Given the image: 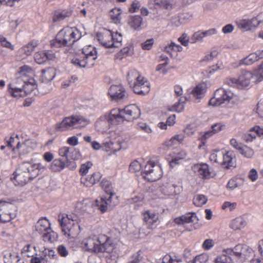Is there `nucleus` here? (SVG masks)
<instances>
[{
	"instance_id": "nucleus-1",
	"label": "nucleus",
	"mask_w": 263,
	"mask_h": 263,
	"mask_svg": "<svg viewBox=\"0 0 263 263\" xmlns=\"http://www.w3.org/2000/svg\"><path fill=\"white\" fill-rule=\"evenodd\" d=\"M44 167L41 163L24 162L20 165L11 179L16 186H23L36 177Z\"/></svg>"
},
{
	"instance_id": "nucleus-2",
	"label": "nucleus",
	"mask_w": 263,
	"mask_h": 263,
	"mask_svg": "<svg viewBox=\"0 0 263 263\" xmlns=\"http://www.w3.org/2000/svg\"><path fill=\"white\" fill-rule=\"evenodd\" d=\"M80 37L81 34L77 28L67 26L59 32L55 39L51 41L50 45L55 48L70 46Z\"/></svg>"
},
{
	"instance_id": "nucleus-3",
	"label": "nucleus",
	"mask_w": 263,
	"mask_h": 263,
	"mask_svg": "<svg viewBox=\"0 0 263 263\" xmlns=\"http://www.w3.org/2000/svg\"><path fill=\"white\" fill-rule=\"evenodd\" d=\"M127 80L130 87L135 93L144 96L149 92L150 90L149 81L137 70L132 69L129 71L127 76Z\"/></svg>"
},
{
	"instance_id": "nucleus-4",
	"label": "nucleus",
	"mask_w": 263,
	"mask_h": 263,
	"mask_svg": "<svg viewBox=\"0 0 263 263\" xmlns=\"http://www.w3.org/2000/svg\"><path fill=\"white\" fill-rule=\"evenodd\" d=\"M97 58L95 47L89 45L83 48L80 52L76 53L71 59V63L80 67H91L95 64Z\"/></svg>"
},
{
	"instance_id": "nucleus-5",
	"label": "nucleus",
	"mask_w": 263,
	"mask_h": 263,
	"mask_svg": "<svg viewBox=\"0 0 263 263\" xmlns=\"http://www.w3.org/2000/svg\"><path fill=\"white\" fill-rule=\"evenodd\" d=\"M58 220L62 232L66 237L74 238L79 234L80 226L71 215L60 214L58 216Z\"/></svg>"
},
{
	"instance_id": "nucleus-6",
	"label": "nucleus",
	"mask_w": 263,
	"mask_h": 263,
	"mask_svg": "<svg viewBox=\"0 0 263 263\" xmlns=\"http://www.w3.org/2000/svg\"><path fill=\"white\" fill-rule=\"evenodd\" d=\"M89 120L81 116H71L65 117L61 122L55 124L58 132H64L75 128H81L89 124Z\"/></svg>"
},
{
	"instance_id": "nucleus-7",
	"label": "nucleus",
	"mask_w": 263,
	"mask_h": 263,
	"mask_svg": "<svg viewBox=\"0 0 263 263\" xmlns=\"http://www.w3.org/2000/svg\"><path fill=\"white\" fill-rule=\"evenodd\" d=\"M97 37L99 43L106 48L119 47L122 40V36L120 33H113L110 30L105 29L98 32Z\"/></svg>"
},
{
	"instance_id": "nucleus-8",
	"label": "nucleus",
	"mask_w": 263,
	"mask_h": 263,
	"mask_svg": "<svg viewBox=\"0 0 263 263\" xmlns=\"http://www.w3.org/2000/svg\"><path fill=\"white\" fill-rule=\"evenodd\" d=\"M141 174L143 177L150 182H154L160 179L163 175L161 166L153 160L146 162Z\"/></svg>"
},
{
	"instance_id": "nucleus-9",
	"label": "nucleus",
	"mask_w": 263,
	"mask_h": 263,
	"mask_svg": "<svg viewBox=\"0 0 263 263\" xmlns=\"http://www.w3.org/2000/svg\"><path fill=\"white\" fill-rule=\"evenodd\" d=\"M253 78L254 74L252 72L243 69L240 71L238 78H228L226 79V83L231 86L242 89L249 86Z\"/></svg>"
},
{
	"instance_id": "nucleus-10",
	"label": "nucleus",
	"mask_w": 263,
	"mask_h": 263,
	"mask_svg": "<svg viewBox=\"0 0 263 263\" xmlns=\"http://www.w3.org/2000/svg\"><path fill=\"white\" fill-rule=\"evenodd\" d=\"M36 147V142L33 139L28 138L22 142H17L13 148V153L18 156H24L32 152Z\"/></svg>"
},
{
	"instance_id": "nucleus-11",
	"label": "nucleus",
	"mask_w": 263,
	"mask_h": 263,
	"mask_svg": "<svg viewBox=\"0 0 263 263\" xmlns=\"http://www.w3.org/2000/svg\"><path fill=\"white\" fill-rule=\"evenodd\" d=\"M233 97V93L230 90L220 88L215 91L214 96L210 100L209 104L213 106H220L226 102H229Z\"/></svg>"
},
{
	"instance_id": "nucleus-12",
	"label": "nucleus",
	"mask_w": 263,
	"mask_h": 263,
	"mask_svg": "<svg viewBox=\"0 0 263 263\" xmlns=\"http://www.w3.org/2000/svg\"><path fill=\"white\" fill-rule=\"evenodd\" d=\"M98 245L97 253H111L115 249V244L110 237L105 235H101L98 238Z\"/></svg>"
},
{
	"instance_id": "nucleus-13",
	"label": "nucleus",
	"mask_w": 263,
	"mask_h": 263,
	"mask_svg": "<svg viewBox=\"0 0 263 263\" xmlns=\"http://www.w3.org/2000/svg\"><path fill=\"white\" fill-rule=\"evenodd\" d=\"M57 257L55 252L51 249L45 248L41 255H34L31 258L30 263H47L48 259H53Z\"/></svg>"
},
{
	"instance_id": "nucleus-14",
	"label": "nucleus",
	"mask_w": 263,
	"mask_h": 263,
	"mask_svg": "<svg viewBox=\"0 0 263 263\" xmlns=\"http://www.w3.org/2000/svg\"><path fill=\"white\" fill-rule=\"evenodd\" d=\"M124 120L132 121L138 118L141 115L139 107L134 104H131L125 107L122 109Z\"/></svg>"
},
{
	"instance_id": "nucleus-15",
	"label": "nucleus",
	"mask_w": 263,
	"mask_h": 263,
	"mask_svg": "<svg viewBox=\"0 0 263 263\" xmlns=\"http://www.w3.org/2000/svg\"><path fill=\"white\" fill-rule=\"evenodd\" d=\"M192 169L199 178L203 180L209 179L212 177L209 166L206 163L195 164Z\"/></svg>"
},
{
	"instance_id": "nucleus-16",
	"label": "nucleus",
	"mask_w": 263,
	"mask_h": 263,
	"mask_svg": "<svg viewBox=\"0 0 263 263\" xmlns=\"http://www.w3.org/2000/svg\"><path fill=\"white\" fill-rule=\"evenodd\" d=\"M248 247L242 244H238L233 248H227L223 251L226 254L234 256L237 258H243L247 255Z\"/></svg>"
},
{
	"instance_id": "nucleus-17",
	"label": "nucleus",
	"mask_w": 263,
	"mask_h": 263,
	"mask_svg": "<svg viewBox=\"0 0 263 263\" xmlns=\"http://www.w3.org/2000/svg\"><path fill=\"white\" fill-rule=\"evenodd\" d=\"M24 83L25 84L24 88L13 87L12 86V84H9L8 87V92L13 97H21L23 96L22 93L24 92V89L27 86H29V84H31V85L32 90L36 88L37 85L34 83V80L33 79L29 80L28 82H26L25 81H24Z\"/></svg>"
},
{
	"instance_id": "nucleus-18",
	"label": "nucleus",
	"mask_w": 263,
	"mask_h": 263,
	"mask_svg": "<svg viewBox=\"0 0 263 263\" xmlns=\"http://www.w3.org/2000/svg\"><path fill=\"white\" fill-rule=\"evenodd\" d=\"M98 241L95 236H89L83 240L81 247L85 251L97 253Z\"/></svg>"
},
{
	"instance_id": "nucleus-19",
	"label": "nucleus",
	"mask_w": 263,
	"mask_h": 263,
	"mask_svg": "<svg viewBox=\"0 0 263 263\" xmlns=\"http://www.w3.org/2000/svg\"><path fill=\"white\" fill-rule=\"evenodd\" d=\"M112 197L109 196L108 197L102 196L99 199L95 200V205L102 213H105L109 208L112 209L115 205L112 204Z\"/></svg>"
},
{
	"instance_id": "nucleus-20",
	"label": "nucleus",
	"mask_w": 263,
	"mask_h": 263,
	"mask_svg": "<svg viewBox=\"0 0 263 263\" xmlns=\"http://www.w3.org/2000/svg\"><path fill=\"white\" fill-rule=\"evenodd\" d=\"M13 218L10 212V205L5 202H0V222H10Z\"/></svg>"
},
{
	"instance_id": "nucleus-21",
	"label": "nucleus",
	"mask_w": 263,
	"mask_h": 263,
	"mask_svg": "<svg viewBox=\"0 0 263 263\" xmlns=\"http://www.w3.org/2000/svg\"><path fill=\"white\" fill-rule=\"evenodd\" d=\"M108 93L111 99L118 100L124 98L125 90L121 85H112L110 87Z\"/></svg>"
},
{
	"instance_id": "nucleus-22",
	"label": "nucleus",
	"mask_w": 263,
	"mask_h": 263,
	"mask_svg": "<svg viewBox=\"0 0 263 263\" xmlns=\"http://www.w3.org/2000/svg\"><path fill=\"white\" fill-rule=\"evenodd\" d=\"M236 24L239 28L247 31L258 26L259 22L256 17H254L251 20H237L236 21Z\"/></svg>"
},
{
	"instance_id": "nucleus-23",
	"label": "nucleus",
	"mask_w": 263,
	"mask_h": 263,
	"mask_svg": "<svg viewBox=\"0 0 263 263\" xmlns=\"http://www.w3.org/2000/svg\"><path fill=\"white\" fill-rule=\"evenodd\" d=\"M143 221L148 227H152L159 219L158 214L151 210H147L142 213Z\"/></svg>"
},
{
	"instance_id": "nucleus-24",
	"label": "nucleus",
	"mask_w": 263,
	"mask_h": 263,
	"mask_svg": "<svg viewBox=\"0 0 263 263\" xmlns=\"http://www.w3.org/2000/svg\"><path fill=\"white\" fill-rule=\"evenodd\" d=\"M102 175L99 172H94L90 175L81 177V183L87 187H91L98 182L101 179Z\"/></svg>"
},
{
	"instance_id": "nucleus-25",
	"label": "nucleus",
	"mask_w": 263,
	"mask_h": 263,
	"mask_svg": "<svg viewBox=\"0 0 263 263\" xmlns=\"http://www.w3.org/2000/svg\"><path fill=\"white\" fill-rule=\"evenodd\" d=\"M111 124H118L124 120L122 109L114 108L110 112L107 119Z\"/></svg>"
},
{
	"instance_id": "nucleus-26",
	"label": "nucleus",
	"mask_w": 263,
	"mask_h": 263,
	"mask_svg": "<svg viewBox=\"0 0 263 263\" xmlns=\"http://www.w3.org/2000/svg\"><path fill=\"white\" fill-rule=\"evenodd\" d=\"M184 135L182 134L176 135L170 140L165 141L161 146L160 149L166 150L174 145L181 143L184 140Z\"/></svg>"
},
{
	"instance_id": "nucleus-27",
	"label": "nucleus",
	"mask_w": 263,
	"mask_h": 263,
	"mask_svg": "<svg viewBox=\"0 0 263 263\" xmlns=\"http://www.w3.org/2000/svg\"><path fill=\"white\" fill-rule=\"evenodd\" d=\"M50 224L46 218H41L35 226V231L39 234H45L50 229Z\"/></svg>"
},
{
	"instance_id": "nucleus-28",
	"label": "nucleus",
	"mask_w": 263,
	"mask_h": 263,
	"mask_svg": "<svg viewBox=\"0 0 263 263\" xmlns=\"http://www.w3.org/2000/svg\"><path fill=\"white\" fill-rule=\"evenodd\" d=\"M103 149L110 154H115L121 148V143L119 141L112 142L109 141L103 143Z\"/></svg>"
},
{
	"instance_id": "nucleus-29",
	"label": "nucleus",
	"mask_w": 263,
	"mask_h": 263,
	"mask_svg": "<svg viewBox=\"0 0 263 263\" xmlns=\"http://www.w3.org/2000/svg\"><path fill=\"white\" fill-rule=\"evenodd\" d=\"M142 22V17L138 15L130 16L127 20L128 25L135 30H139L141 29V26Z\"/></svg>"
},
{
	"instance_id": "nucleus-30",
	"label": "nucleus",
	"mask_w": 263,
	"mask_h": 263,
	"mask_svg": "<svg viewBox=\"0 0 263 263\" xmlns=\"http://www.w3.org/2000/svg\"><path fill=\"white\" fill-rule=\"evenodd\" d=\"M41 80L44 83L50 82L56 74L55 70L51 67L43 69L41 71Z\"/></svg>"
},
{
	"instance_id": "nucleus-31",
	"label": "nucleus",
	"mask_w": 263,
	"mask_h": 263,
	"mask_svg": "<svg viewBox=\"0 0 263 263\" xmlns=\"http://www.w3.org/2000/svg\"><path fill=\"white\" fill-rule=\"evenodd\" d=\"M197 219L195 213H188L175 219V222L178 224L193 222Z\"/></svg>"
},
{
	"instance_id": "nucleus-32",
	"label": "nucleus",
	"mask_w": 263,
	"mask_h": 263,
	"mask_svg": "<svg viewBox=\"0 0 263 263\" xmlns=\"http://www.w3.org/2000/svg\"><path fill=\"white\" fill-rule=\"evenodd\" d=\"M77 152L75 149L67 146L62 147L59 149V156L65 158L67 160H76L77 157L73 156V153H76Z\"/></svg>"
},
{
	"instance_id": "nucleus-33",
	"label": "nucleus",
	"mask_w": 263,
	"mask_h": 263,
	"mask_svg": "<svg viewBox=\"0 0 263 263\" xmlns=\"http://www.w3.org/2000/svg\"><path fill=\"white\" fill-rule=\"evenodd\" d=\"M206 85L204 83H201L197 85L192 90L191 93L196 99L201 98L206 91Z\"/></svg>"
},
{
	"instance_id": "nucleus-34",
	"label": "nucleus",
	"mask_w": 263,
	"mask_h": 263,
	"mask_svg": "<svg viewBox=\"0 0 263 263\" xmlns=\"http://www.w3.org/2000/svg\"><path fill=\"white\" fill-rule=\"evenodd\" d=\"M38 45L39 42L37 41L32 40L28 43L26 45L20 49L19 51L20 53H24L27 56L30 55Z\"/></svg>"
},
{
	"instance_id": "nucleus-35",
	"label": "nucleus",
	"mask_w": 263,
	"mask_h": 263,
	"mask_svg": "<svg viewBox=\"0 0 263 263\" xmlns=\"http://www.w3.org/2000/svg\"><path fill=\"white\" fill-rule=\"evenodd\" d=\"M246 224L245 219L241 216H239L232 220L229 226L231 229L237 230L243 228Z\"/></svg>"
},
{
	"instance_id": "nucleus-36",
	"label": "nucleus",
	"mask_w": 263,
	"mask_h": 263,
	"mask_svg": "<svg viewBox=\"0 0 263 263\" xmlns=\"http://www.w3.org/2000/svg\"><path fill=\"white\" fill-rule=\"evenodd\" d=\"M36 253V247L30 244L25 245L21 250V255L24 258H31Z\"/></svg>"
},
{
	"instance_id": "nucleus-37",
	"label": "nucleus",
	"mask_w": 263,
	"mask_h": 263,
	"mask_svg": "<svg viewBox=\"0 0 263 263\" xmlns=\"http://www.w3.org/2000/svg\"><path fill=\"white\" fill-rule=\"evenodd\" d=\"M6 146L9 148L13 153V148H15L14 144H17L20 141V137L18 135L13 134L10 137H6L4 139Z\"/></svg>"
},
{
	"instance_id": "nucleus-38",
	"label": "nucleus",
	"mask_w": 263,
	"mask_h": 263,
	"mask_svg": "<svg viewBox=\"0 0 263 263\" xmlns=\"http://www.w3.org/2000/svg\"><path fill=\"white\" fill-rule=\"evenodd\" d=\"M65 162L61 159H55L51 162L50 169L54 172H60L65 167Z\"/></svg>"
},
{
	"instance_id": "nucleus-39",
	"label": "nucleus",
	"mask_w": 263,
	"mask_h": 263,
	"mask_svg": "<svg viewBox=\"0 0 263 263\" xmlns=\"http://www.w3.org/2000/svg\"><path fill=\"white\" fill-rule=\"evenodd\" d=\"M222 164L226 168H229L233 166L234 162V154L233 152L228 151L223 156Z\"/></svg>"
},
{
	"instance_id": "nucleus-40",
	"label": "nucleus",
	"mask_w": 263,
	"mask_h": 263,
	"mask_svg": "<svg viewBox=\"0 0 263 263\" xmlns=\"http://www.w3.org/2000/svg\"><path fill=\"white\" fill-rule=\"evenodd\" d=\"M72 11L70 9L63 10L61 11L57 12L53 17V21L57 22L60 20L68 17L72 15Z\"/></svg>"
},
{
	"instance_id": "nucleus-41",
	"label": "nucleus",
	"mask_w": 263,
	"mask_h": 263,
	"mask_svg": "<svg viewBox=\"0 0 263 263\" xmlns=\"http://www.w3.org/2000/svg\"><path fill=\"white\" fill-rule=\"evenodd\" d=\"M100 185L105 193L109 196L112 197L115 195L112 184L109 181L106 179H103L100 183Z\"/></svg>"
},
{
	"instance_id": "nucleus-42",
	"label": "nucleus",
	"mask_w": 263,
	"mask_h": 263,
	"mask_svg": "<svg viewBox=\"0 0 263 263\" xmlns=\"http://www.w3.org/2000/svg\"><path fill=\"white\" fill-rule=\"evenodd\" d=\"M185 101L186 98L181 97L178 102L169 108L168 110L171 111H176L178 112L182 111L184 109Z\"/></svg>"
},
{
	"instance_id": "nucleus-43",
	"label": "nucleus",
	"mask_w": 263,
	"mask_h": 263,
	"mask_svg": "<svg viewBox=\"0 0 263 263\" xmlns=\"http://www.w3.org/2000/svg\"><path fill=\"white\" fill-rule=\"evenodd\" d=\"M257 52L252 53L246 58L241 60L240 61V64L246 65H251L259 60Z\"/></svg>"
},
{
	"instance_id": "nucleus-44",
	"label": "nucleus",
	"mask_w": 263,
	"mask_h": 263,
	"mask_svg": "<svg viewBox=\"0 0 263 263\" xmlns=\"http://www.w3.org/2000/svg\"><path fill=\"white\" fill-rule=\"evenodd\" d=\"M208 201V198L202 194H198L194 196L193 202V204L198 207L202 206Z\"/></svg>"
},
{
	"instance_id": "nucleus-45",
	"label": "nucleus",
	"mask_w": 263,
	"mask_h": 263,
	"mask_svg": "<svg viewBox=\"0 0 263 263\" xmlns=\"http://www.w3.org/2000/svg\"><path fill=\"white\" fill-rule=\"evenodd\" d=\"M121 12L119 8H115L111 9L109 12L110 18L115 23H119L121 19Z\"/></svg>"
},
{
	"instance_id": "nucleus-46",
	"label": "nucleus",
	"mask_w": 263,
	"mask_h": 263,
	"mask_svg": "<svg viewBox=\"0 0 263 263\" xmlns=\"http://www.w3.org/2000/svg\"><path fill=\"white\" fill-rule=\"evenodd\" d=\"M256 138V133L253 127H252L247 133H245L242 137V140L247 143L253 141Z\"/></svg>"
},
{
	"instance_id": "nucleus-47",
	"label": "nucleus",
	"mask_w": 263,
	"mask_h": 263,
	"mask_svg": "<svg viewBox=\"0 0 263 263\" xmlns=\"http://www.w3.org/2000/svg\"><path fill=\"white\" fill-rule=\"evenodd\" d=\"M238 151L243 157L247 158H252L254 154L253 149L246 145H242Z\"/></svg>"
},
{
	"instance_id": "nucleus-48",
	"label": "nucleus",
	"mask_w": 263,
	"mask_h": 263,
	"mask_svg": "<svg viewBox=\"0 0 263 263\" xmlns=\"http://www.w3.org/2000/svg\"><path fill=\"white\" fill-rule=\"evenodd\" d=\"M182 259L175 255L166 254L162 258V263H180Z\"/></svg>"
},
{
	"instance_id": "nucleus-49",
	"label": "nucleus",
	"mask_w": 263,
	"mask_h": 263,
	"mask_svg": "<svg viewBox=\"0 0 263 263\" xmlns=\"http://www.w3.org/2000/svg\"><path fill=\"white\" fill-rule=\"evenodd\" d=\"M182 47L179 45L172 42L168 46L165 47V51L170 52V55L172 56L173 54V52H179L182 51Z\"/></svg>"
},
{
	"instance_id": "nucleus-50",
	"label": "nucleus",
	"mask_w": 263,
	"mask_h": 263,
	"mask_svg": "<svg viewBox=\"0 0 263 263\" xmlns=\"http://www.w3.org/2000/svg\"><path fill=\"white\" fill-rule=\"evenodd\" d=\"M92 166V163L90 161H87L86 163L82 164L79 170V173L80 175L82 176V177H84Z\"/></svg>"
},
{
	"instance_id": "nucleus-51",
	"label": "nucleus",
	"mask_w": 263,
	"mask_h": 263,
	"mask_svg": "<svg viewBox=\"0 0 263 263\" xmlns=\"http://www.w3.org/2000/svg\"><path fill=\"white\" fill-rule=\"evenodd\" d=\"M214 135V133L211 128L209 130H208L203 133V134L199 138V141L202 143V145H204L206 143V140L213 137Z\"/></svg>"
},
{
	"instance_id": "nucleus-52",
	"label": "nucleus",
	"mask_w": 263,
	"mask_h": 263,
	"mask_svg": "<svg viewBox=\"0 0 263 263\" xmlns=\"http://www.w3.org/2000/svg\"><path fill=\"white\" fill-rule=\"evenodd\" d=\"M45 51H39L35 53L34 60L38 64H42L47 61V57H46Z\"/></svg>"
},
{
	"instance_id": "nucleus-53",
	"label": "nucleus",
	"mask_w": 263,
	"mask_h": 263,
	"mask_svg": "<svg viewBox=\"0 0 263 263\" xmlns=\"http://www.w3.org/2000/svg\"><path fill=\"white\" fill-rule=\"evenodd\" d=\"M215 263H233L231 257L227 254H223L217 257Z\"/></svg>"
},
{
	"instance_id": "nucleus-54",
	"label": "nucleus",
	"mask_w": 263,
	"mask_h": 263,
	"mask_svg": "<svg viewBox=\"0 0 263 263\" xmlns=\"http://www.w3.org/2000/svg\"><path fill=\"white\" fill-rule=\"evenodd\" d=\"M141 169V164L137 160H134L132 162L129 166V171L132 173L139 172Z\"/></svg>"
},
{
	"instance_id": "nucleus-55",
	"label": "nucleus",
	"mask_w": 263,
	"mask_h": 263,
	"mask_svg": "<svg viewBox=\"0 0 263 263\" xmlns=\"http://www.w3.org/2000/svg\"><path fill=\"white\" fill-rule=\"evenodd\" d=\"M236 202H230L229 201H225L223 203L221 208L223 210H228L229 211L232 212L236 208Z\"/></svg>"
},
{
	"instance_id": "nucleus-56",
	"label": "nucleus",
	"mask_w": 263,
	"mask_h": 263,
	"mask_svg": "<svg viewBox=\"0 0 263 263\" xmlns=\"http://www.w3.org/2000/svg\"><path fill=\"white\" fill-rule=\"evenodd\" d=\"M226 128V125L224 124L219 122L214 124L211 126V129L213 131L215 134H216L224 130Z\"/></svg>"
},
{
	"instance_id": "nucleus-57",
	"label": "nucleus",
	"mask_w": 263,
	"mask_h": 263,
	"mask_svg": "<svg viewBox=\"0 0 263 263\" xmlns=\"http://www.w3.org/2000/svg\"><path fill=\"white\" fill-rule=\"evenodd\" d=\"M253 74L254 77L256 78V81L260 82L263 80V63L254 71Z\"/></svg>"
},
{
	"instance_id": "nucleus-58",
	"label": "nucleus",
	"mask_w": 263,
	"mask_h": 263,
	"mask_svg": "<svg viewBox=\"0 0 263 263\" xmlns=\"http://www.w3.org/2000/svg\"><path fill=\"white\" fill-rule=\"evenodd\" d=\"M32 72V68L27 65H24L20 68L19 73L22 76H28Z\"/></svg>"
},
{
	"instance_id": "nucleus-59",
	"label": "nucleus",
	"mask_w": 263,
	"mask_h": 263,
	"mask_svg": "<svg viewBox=\"0 0 263 263\" xmlns=\"http://www.w3.org/2000/svg\"><path fill=\"white\" fill-rule=\"evenodd\" d=\"M214 245L215 242L213 239H207L203 241L202 247L204 250H209L211 249Z\"/></svg>"
},
{
	"instance_id": "nucleus-60",
	"label": "nucleus",
	"mask_w": 263,
	"mask_h": 263,
	"mask_svg": "<svg viewBox=\"0 0 263 263\" xmlns=\"http://www.w3.org/2000/svg\"><path fill=\"white\" fill-rule=\"evenodd\" d=\"M137 128L147 133H150L152 130L149 126L145 123L139 122L137 124Z\"/></svg>"
},
{
	"instance_id": "nucleus-61",
	"label": "nucleus",
	"mask_w": 263,
	"mask_h": 263,
	"mask_svg": "<svg viewBox=\"0 0 263 263\" xmlns=\"http://www.w3.org/2000/svg\"><path fill=\"white\" fill-rule=\"evenodd\" d=\"M154 43L153 39L147 40L145 42L141 44L142 48L143 50H150Z\"/></svg>"
},
{
	"instance_id": "nucleus-62",
	"label": "nucleus",
	"mask_w": 263,
	"mask_h": 263,
	"mask_svg": "<svg viewBox=\"0 0 263 263\" xmlns=\"http://www.w3.org/2000/svg\"><path fill=\"white\" fill-rule=\"evenodd\" d=\"M156 4L160 7L165 9L171 8V4L168 0H159L156 3Z\"/></svg>"
},
{
	"instance_id": "nucleus-63",
	"label": "nucleus",
	"mask_w": 263,
	"mask_h": 263,
	"mask_svg": "<svg viewBox=\"0 0 263 263\" xmlns=\"http://www.w3.org/2000/svg\"><path fill=\"white\" fill-rule=\"evenodd\" d=\"M0 43L3 47L9 48L12 50H14V46L5 37L3 36L0 37Z\"/></svg>"
},
{
	"instance_id": "nucleus-64",
	"label": "nucleus",
	"mask_w": 263,
	"mask_h": 263,
	"mask_svg": "<svg viewBox=\"0 0 263 263\" xmlns=\"http://www.w3.org/2000/svg\"><path fill=\"white\" fill-rule=\"evenodd\" d=\"M207 261V256L205 255L201 254L195 257L194 263H206Z\"/></svg>"
}]
</instances>
